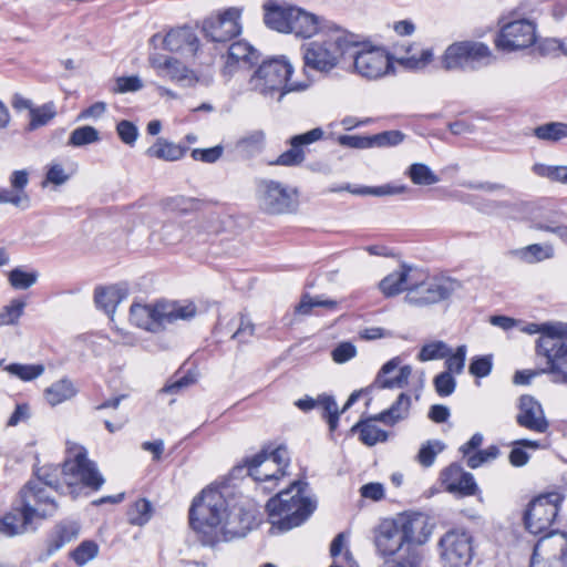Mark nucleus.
Listing matches in <instances>:
<instances>
[{
    "label": "nucleus",
    "instance_id": "1",
    "mask_svg": "<svg viewBox=\"0 0 567 567\" xmlns=\"http://www.w3.org/2000/svg\"><path fill=\"white\" fill-rule=\"evenodd\" d=\"M255 516L227 499L218 488L208 487L194 498L189 509L192 528L206 546H215L244 537L251 529Z\"/></svg>",
    "mask_w": 567,
    "mask_h": 567
},
{
    "label": "nucleus",
    "instance_id": "2",
    "mask_svg": "<svg viewBox=\"0 0 567 567\" xmlns=\"http://www.w3.org/2000/svg\"><path fill=\"white\" fill-rule=\"evenodd\" d=\"M351 32L333 24L322 38L302 45V59L306 68L328 74L339 65L344 68L353 45Z\"/></svg>",
    "mask_w": 567,
    "mask_h": 567
},
{
    "label": "nucleus",
    "instance_id": "3",
    "mask_svg": "<svg viewBox=\"0 0 567 567\" xmlns=\"http://www.w3.org/2000/svg\"><path fill=\"white\" fill-rule=\"evenodd\" d=\"M59 466L44 465L37 472V478L29 481L20 492V507L27 520L33 523L52 517L58 511L54 497L60 487Z\"/></svg>",
    "mask_w": 567,
    "mask_h": 567
},
{
    "label": "nucleus",
    "instance_id": "4",
    "mask_svg": "<svg viewBox=\"0 0 567 567\" xmlns=\"http://www.w3.org/2000/svg\"><path fill=\"white\" fill-rule=\"evenodd\" d=\"M306 483L293 482L288 489L268 501L266 508L271 529L288 532L301 525L312 514L316 504L306 495Z\"/></svg>",
    "mask_w": 567,
    "mask_h": 567
},
{
    "label": "nucleus",
    "instance_id": "5",
    "mask_svg": "<svg viewBox=\"0 0 567 567\" xmlns=\"http://www.w3.org/2000/svg\"><path fill=\"white\" fill-rule=\"evenodd\" d=\"M293 66L285 55L264 61L251 74L249 89L257 94L280 102L291 92H303L309 87L308 82L291 81Z\"/></svg>",
    "mask_w": 567,
    "mask_h": 567
},
{
    "label": "nucleus",
    "instance_id": "6",
    "mask_svg": "<svg viewBox=\"0 0 567 567\" xmlns=\"http://www.w3.org/2000/svg\"><path fill=\"white\" fill-rule=\"evenodd\" d=\"M58 480L61 493L76 497L83 487L97 491L104 484V478L96 464L87 457L84 446L66 443V456L62 467H59Z\"/></svg>",
    "mask_w": 567,
    "mask_h": 567
},
{
    "label": "nucleus",
    "instance_id": "7",
    "mask_svg": "<svg viewBox=\"0 0 567 567\" xmlns=\"http://www.w3.org/2000/svg\"><path fill=\"white\" fill-rule=\"evenodd\" d=\"M196 315V305L186 300H157L152 303L134 302L130 308L131 323L150 332H159L167 324L175 323L178 320H190Z\"/></svg>",
    "mask_w": 567,
    "mask_h": 567
},
{
    "label": "nucleus",
    "instance_id": "8",
    "mask_svg": "<svg viewBox=\"0 0 567 567\" xmlns=\"http://www.w3.org/2000/svg\"><path fill=\"white\" fill-rule=\"evenodd\" d=\"M353 45L346 71L368 81H377L394 73L393 56L381 45L352 34Z\"/></svg>",
    "mask_w": 567,
    "mask_h": 567
},
{
    "label": "nucleus",
    "instance_id": "9",
    "mask_svg": "<svg viewBox=\"0 0 567 567\" xmlns=\"http://www.w3.org/2000/svg\"><path fill=\"white\" fill-rule=\"evenodd\" d=\"M439 61L445 71L468 72L491 65L495 55L484 42L463 40L449 44Z\"/></svg>",
    "mask_w": 567,
    "mask_h": 567
},
{
    "label": "nucleus",
    "instance_id": "10",
    "mask_svg": "<svg viewBox=\"0 0 567 567\" xmlns=\"http://www.w3.org/2000/svg\"><path fill=\"white\" fill-rule=\"evenodd\" d=\"M509 4H518L511 14L513 19L503 24L495 45L498 50L513 52L524 50L536 43L537 29L536 23L523 17L527 12L526 4L518 0H505Z\"/></svg>",
    "mask_w": 567,
    "mask_h": 567
},
{
    "label": "nucleus",
    "instance_id": "11",
    "mask_svg": "<svg viewBox=\"0 0 567 567\" xmlns=\"http://www.w3.org/2000/svg\"><path fill=\"white\" fill-rule=\"evenodd\" d=\"M289 463V453L282 446L270 452L261 451L245 461L248 475L254 481L265 484L264 488L267 491H271L287 474Z\"/></svg>",
    "mask_w": 567,
    "mask_h": 567
},
{
    "label": "nucleus",
    "instance_id": "12",
    "mask_svg": "<svg viewBox=\"0 0 567 567\" xmlns=\"http://www.w3.org/2000/svg\"><path fill=\"white\" fill-rule=\"evenodd\" d=\"M243 7H227L213 11L200 22V32L212 42L224 43L233 40L243 32Z\"/></svg>",
    "mask_w": 567,
    "mask_h": 567
},
{
    "label": "nucleus",
    "instance_id": "13",
    "mask_svg": "<svg viewBox=\"0 0 567 567\" xmlns=\"http://www.w3.org/2000/svg\"><path fill=\"white\" fill-rule=\"evenodd\" d=\"M256 196L260 209L271 215L291 213L298 205L296 190L271 179L258 183Z\"/></svg>",
    "mask_w": 567,
    "mask_h": 567
},
{
    "label": "nucleus",
    "instance_id": "14",
    "mask_svg": "<svg viewBox=\"0 0 567 567\" xmlns=\"http://www.w3.org/2000/svg\"><path fill=\"white\" fill-rule=\"evenodd\" d=\"M416 277L413 289L405 295L410 305L422 307L439 303L449 299L458 288L460 282L449 277H435L427 280Z\"/></svg>",
    "mask_w": 567,
    "mask_h": 567
},
{
    "label": "nucleus",
    "instance_id": "15",
    "mask_svg": "<svg viewBox=\"0 0 567 567\" xmlns=\"http://www.w3.org/2000/svg\"><path fill=\"white\" fill-rule=\"evenodd\" d=\"M148 62L158 76L166 78L184 87H192L197 83L209 85L213 82V74L200 78L194 70L173 56L155 53L150 55Z\"/></svg>",
    "mask_w": 567,
    "mask_h": 567
},
{
    "label": "nucleus",
    "instance_id": "16",
    "mask_svg": "<svg viewBox=\"0 0 567 567\" xmlns=\"http://www.w3.org/2000/svg\"><path fill=\"white\" fill-rule=\"evenodd\" d=\"M561 501L563 496L557 492L533 499L525 514V525L529 533L537 535L546 532L554 523Z\"/></svg>",
    "mask_w": 567,
    "mask_h": 567
},
{
    "label": "nucleus",
    "instance_id": "17",
    "mask_svg": "<svg viewBox=\"0 0 567 567\" xmlns=\"http://www.w3.org/2000/svg\"><path fill=\"white\" fill-rule=\"evenodd\" d=\"M441 557L449 567H465L473 557L472 538L465 532L451 530L440 542Z\"/></svg>",
    "mask_w": 567,
    "mask_h": 567
},
{
    "label": "nucleus",
    "instance_id": "18",
    "mask_svg": "<svg viewBox=\"0 0 567 567\" xmlns=\"http://www.w3.org/2000/svg\"><path fill=\"white\" fill-rule=\"evenodd\" d=\"M567 338H557L549 347L540 346L542 358L546 360V367L540 370L542 373L551 377V381L567 385Z\"/></svg>",
    "mask_w": 567,
    "mask_h": 567
},
{
    "label": "nucleus",
    "instance_id": "19",
    "mask_svg": "<svg viewBox=\"0 0 567 567\" xmlns=\"http://www.w3.org/2000/svg\"><path fill=\"white\" fill-rule=\"evenodd\" d=\"M153 43L161 41L163 49L181 53L186 56H194L200 48V40L195 31L189 27L172 29L164 37L154 34L151 39Z\"/></svg>",
    "mask_w": 567,
    "mask_h": 567
},
{
    "label": "nucleus",
    "instance_id": "20",
    "mask_svg": "<svg viewBox=\"0 0 567 567\" xmlns=\"http://www.w3.org/2000/svg\"><path fill=\"white\" fill-rule=\"evenodd\" d=\"M404 544L406 543L395 518L382 520L374 530L377 553L385 559L398 554Z\"/></svg>",
    "mask_w": 567,
    "mask_h": 567
},
{
    "label": "nucleus",
    "instance_id": "21",
    "mask_svg": "<svg viewBox=\"0 0 567 567\" xmlns=\"http://www.w3.org/2000/svg\"><path fill=\"white\" fill-rule=\"evenodd\" d=\"M258 60L257 51L246 41L234 42L225 55L221 75L229 80L239 71L250 69Z\"/></svg>",
    "mask_w": 567,
    "mask_h": 567
},
{
    "label": "nucleus",
    "instance_id": "22",
    "mask_svg": "<svg viewBox=\"0 0 567 567\" xmlns=\"http://www.w3.org/2000/svg\"><path fill=\"white\" fill-rule=\"evenodd\" d=\"M516 422L519 426L535 433H545L549 427L542 404L530 395L520 396Z\"/></svg>",
    "mask_w": 567,
    "mask_h": 567
},
{
    "label": "nucleus",
    "instance_id": "23",
    "mask_svg": "<svg viewBox=\"0 0 567 567\" xmlns=\"http://www.w3.org/2000/svg\"><path fill=\"white\" fill-rule=\"evenodd\" d=\"M416 277H421V271L417 268L402 264L385 276L379 287L385 297L398 296L402 292L409 293L415 285Z\"/></svg>",
    "mask_w": 567,
    "mask_h": 567
},
{
    "label": "nucleus",
    "instance_id": "24",
    "mask_svg": "<svg viewBox=\"0 0 567 567\" xmlns=\"http://www.w3.org/2000/svg\"><path fill=\"white\" fill-rule=\"evenodd\" d=\"M395 520L406 544L422 545L432 534L429 518L422 513L400 515Z\"/></svg>",
    "mask_w": 567,
    "mask_h": 567
},
{
    "label": "nucleus",
    "instance_id": "25",
    "mask_svg": "<svg viewBox=\"0 0 567 567\" xmlns=\"http://www.w3.org/2000/svg\"><path fill=\"white\" fill-rule=\"evenodd\" d=\"M333 24L322 17L296 7L289 33L295 34L297 38L310 39L317 34H322Z\"/></svg>",
    "mask_w": 567,
    "mask_h": 567
},
{
    "label": "nucleus",
    "instance_id": "26",
    "mask_svg": "<svg viewBox=\"0 0 567 567\" xmlns=\"http://www.w3.org/2000/svg\"><path fill=\"white\" fill-rule=\"evenodd\" d=\"M534 550L555 567H564L567 561V534L550 533L537 542Z\"/></svg>",
    "mask_w": 567,
    "mask_h": 567
},
{
    "label": "nucleus",
    "instance_id": "27",
    "mask_svg": "<svg viewBox=\"0 0 567 567\" xmlns=\"http://www.w3.org/2000/svg\"><path fill=\"white\" fill-rule=\"evenodd\" d=\"M412 368L410 365L401 367V359L395 357L384 363L379 371L373 386L380 389H401L408 384Z\"/></svg>",
    "mask_w": 567,
    "mask_h": 567
},
{
    "label": "nucleus",
    "instance_id": "28",
    "mask_svg": "<svg viewBox=\"0 0 567 567\" xmlns=\"http://www.w3.org/2000/svg\"><path fill=\"white\" fill-rule=\"evenodd\" d=\"M519 330L527 334H539V338L536 341V353L537 355H542L543 350L540 348L542 344L546 343V347H549L550 343L557 338H567V322L561 321H547L543 323H522L517 326Z\"/></svg>",
    "mask_w": 567,
    "mask_h": 567
},
{
    "label": "nucleus",
    "instance_id": "29",
    "mask_svg": "<svg viewBox=\"0 0 567 567\" xmlns=\"http://www.w3.org/2000/svg\"><path fill=\"white\" fill-rule=\"evenodd\" d=\"M295 8L279 0H267L262 6L265 24L277 32L289 33Z\"/></svg>",
    "mask_w": 567,
    "mask_h": 567
},
{
    "label": "nucleus",
    "instance_id": "30",
    "mask_svg": "<svg viewBox=\"0 0 567 567\" xmlns=\"http://www.w3.org/2000/svg\"><path fill=\"white\" fill-rule=\"evenodd\" d=\"M186 229L188 240L202 245L223 230V223L216 214L203 215L187 220Z\"/></svg>",
    "mask_w": 567,
    "mask_h": 567
},
{
    "label": "nucleus",
    "instance_id": "31",
    "mask_svg": "<svg viewBox=\"0 0 567 567\" xmlns=\"http://www.w3.org/2000/svg\"><path fill=\"white\" fill-rule=\"evenodd\" d=\"M393 59L405 69L420 71L433 62L434 51L417 43H410L396 49Z\"/></svg>",
    "mask_w": 567,
    "mask_h": 567
},
{
    "label": "nucleus",
    "instance_id": "32",
    "mask_svg": "<svg viewBox=\"0 0 567 567\" xmlns=\"http://www.w3.org/2000/svg\"><path fill=\"white\" fill-rule=\"evenodd\" d=\"M323 137V131L320 127L312 128L303 134L296 135L290 140V150L284 152L275 162L277 165L295 166L305 159L302 145L312 144Z\"/></svg>",
    "mask_w": 567,
    "mask_h": 567
},
{
    "label": "nucleus",
    "instance_id": "33",
    "mask_svg": "<svg viewBox=\"0 0 567 567\" xmlns=\"http://www.w3.org/2000/svg\"><path fill=\"white\" fill-rule=\"evenodd\" d=\"M443 483L450 492H460L472 495L476 491V483L471 473L464 472L458 465L452 464L442 473Z\"/></svg>",
    "mask_w": 567,
    "mask_h": 567
},
{
    "label": "nucleus",
    "instance_id": "34",
    "mask_svg": "<svg viewBox=\"0 0 567 567\" xmlns=\"http://www.w3.org/2000/svg\"><path fill=\"white\" fill-rule=\"evenodd\" d=\"M125 297L126 290L117 285L99 287L94 293L96 306L111 318Z\"/></svg>",
    "mask_w": 567,
    "mask_h": 567
},
{
    "label": "nucleus",
    "instance_id": "35",
    "mask_svg": "<svg viewBox=\"0 0 567 567\" xmlns=\"http://www.w3.org/2000/svg\"><path fill=\"white\" fill-rule=\"evenodd\" d=\"M34 523L27 520V514L18 506L0 518V534L12 537L25 533Z\"/></svg>",
    "mask_w": 567,
    "mask_h": 567
},
{
    "label": "nucleus",
    "instance_id": "36",
    "mask_svg": "<svg viewBox=\"0 0 567 567\" xmlns=\"http://www.w3.org/2000/svg\"><path fill=\"white\" fill-rule=\"evenodd\" d=\"M80 534V525L75 522H62L53 528L48 538V551L53 554L75 539Z\"/></svg>",
    "mask_w": 567,
    "mask_h": 567
},
{
    "label": "nucleus",
    "instance_id": "37",
    "mask_svg": "<svg viewBox=\"0 0 567 567\" xmlns=\"http://www.w3.org/2000/svg\"><path fill=\"white\" fill-rule=\"evenodd\" d=\"M78 393L74 383L69 379H61L44 390V399L51 406H56L71 400Z\"/></svg>",
    "mask_w": 567,
    "mask_h": 567
},
{
    "label": "nucleus",
    "instance_id": "38",
    "mask_svg": "<svg viewBox=\"0 0 567 567\" xmlns=\"http://www.w3.org/2000/svg\"><path fill=\"white\" fill-rule=\"evenodd\" d=\"M410 408L411 398L405 393H401L396 401L388 410L373 416V420L382 422L386 425H394L399 421L408 417Z\"/></svg>",
    "mask_w": 567,
    "mask_h": 567
},
{
    "label": "nucleus",
    "instance_id": "39",
    "mask_svg": "<svg viewBox=\"0 0 567 567\" xmlns=\"http://www.w3.org/2000/svg\"><path fill=\"white\" fill-rule=\"evenodd\" d=\"M186 148L168 142L164 138H157L156 142L146 150L148 157L174 162L181 159L185 155Z\"/></svg>",
    "mask_w": 567,
    "mask_h": 567
},
{
    "label": "nucleus",
    "instance_id": "40",
    "mask_svg": "<svg viewBox=\"0 0 567 567\" xmlns=\"http://www.w3.org/2000/svg\"><path fill=\"white\" fill-rule=\"evenodd\" d=\"M515 254L523 261L527 264H535L553 258L555 250L550 244H532L516 250Z\"/></svg>",
    "mask_w": 567,
    "mask_h": 567
},
{
    "label": "nucleus",
    "instance_id": "41",
    "mask_svg": "<svg viewBox=\"0 0 567 567\" xmlns=\"http://www.w3.org/2000/svg\"><path fill=\"white\" fill-rule=\"evenodd\" d=\"M543 445L537 440H517L513 442V449L509 453V463L515 467L524 466L529 461V454L526 449L536 451L542 449Z\"/></svg>",
    "mask_w": 567,
    "mask_h": 567
},
{
    "label": "nucleus",
    "instance_id": "42",
    "mask_svg": "<svg viewBox=\"0 0 567 567\" xmlns=\"http://www.w3.org/2000/svg\"><path fill=\"white\" fill-rule=\"evenodd\" d=\"M11 189L9 192L13 197H23V202L19 204L20 209H28L31 206V199L29 194L25 192V187L29 184V173L25 169L14 171L10 178Z\"/></svg>",
    "mask_w": 567,
    "mask_h": 567
},
{
    "label": "nucleus",
    "instance_id": "43",
    "mask_svg": "<svg viewBox=\"0 0 567 567\" xmlns=\"http://www.w3.org/2000/svg\"><path fill=\"white\" fill-rule=\"evenodd\" d=\"M27 302L22 298H13L0 309V327L17 326L24 315Z\"/></svg>",
    "mask_w": 567,
    "mask_h": 567
},
{
    "label": "nucleus",
    "instance_id": "44",
    "mask_svg": "<svg viewBox=\"0 0 567 567\" xmlns=\"http://www.w3.org/2000/svg\"><path fill=\"white\" fill-rule=\"evenodd\" d=\"M347 190L354 195H373V196H389L403 194L408 190L405 185H382L377 187H351L347 185L344 187L332 189V192Z\"/></svg>",
    "mask_w": 567,
    "mask_h": 567
},
{
    "label": "nucleus",
    "instance_id": "45",
    "mask_svg": "<svg viewBox=\"0 0 567 567\" xmlns=\"http://www.w3.org/2000/svg\"><path fill=\"white\" fill-rule=\"evenodd\" d=\"M451 353V347L443 340H431L425 342L417 353L421 362L442 360Z\"/></svg>",
    "mask_w": 567,
    "mask_h": 567
},
{
    "label": "nucleus",
    "instance_id": "46",
    "mask_svg": "<svg viewBox=\"0 0 567 567\" xmlns=\"http://www.w3.org/2000/svg\"><path fill=\"white\" fill-rule=\"evenodd\" d=\"M371 421H374L373 417L367 422H359L352 427V431L360 432V440L369 446L384 442L388 439V433Z\"/></svg>",
    "mask_w": 567,
    "mask_h": 567
},
{
    "label": "nucleus",
    "instance_id": "47",
    "mask_svg": "<svg viewBox=\"0 0 567 567\" xmlns=\"http://www.w3.org/2000/svg\"><path fill=\"white\" fill-rule=\"evenodd\" d=\"M566 216L561 213H555L543 221L535 225L537 230L547 231L556 235L563 243H567V224L564 223Z\"/></svg>",
    "mask_w": 567,
    "mask_h": 567
},
{
    "label": "nucleus",
    "instance_id": "48",
    "mask_svg": "<svg viewBox=\"0 0 567 567\" xmlns=\"http://www.w3.org/2000/svg\"><path fill=\"white\" fill-rule=\"evenodd\" d=\"M534 135L546 142L555 143L567 137V124L550 122L534 128Z\"/></svg>",
    "mask_w": 567,
    "mask_h": 567
},
{
    "label": "nucleus",
    "instance_id": "49",
    "mask_svg": "<svg viewBox=\"0 0 567 567\" xmlns=\"http://www.w3.org/2000/svg\"><path fill=\"white\" fill-rule=\"evenodd\" d=\"M406 175L413 184L420 186H430L440 182L439 176L425 164L414 163L408 171Z\"/></svg>",
    "mask_w": 567,
    "mask_h": 567
},
{
    "label": "nucleus",
    "instance_id": "50",
    "mask_svg": "<svg viewBox=\"0 0 567 567\" xmlns=\"http://www.w3.org/2000/svg\"><path fill=\"white\" fill-rule=\"evenodd\" d=\"M100 132L90 125H83L73 130L69 136L68 145L82 147L100 142Z\"/></svg>",
    "mask_w": 567,
    "mask_h": 567
},
{
    "label": "nucleus",
    "instance_id": "51",
    "mask_svg": "<svg viewBox=\"0 0 567 567\" xmlns=\"http://www.w3.org/2000/svg\"><path fill=\"white\" fill-rule=\"evenodd\" d=\"M188 240L186 221H167L162 226L161 240L166 245H175Z\"/></svg>",
    "mask_w": 567,
    "mask_h": 567
},
{
    "label": "nucleus",
    "instance_id": "52",
    "mask_svg": "<svg viewBox=\"0 0 567 567\" xmlns=\"http://www.w3.org/2000/svg\"><path fill=\"white\" fill-rule=\"evenodd\" d=\"M39 272L37 270L27 271L21 267H17L9 271L8 281L16 290H27L37 284Z\"/></svg>",
    "mask_w": 567,
    "mask_h": 567
},
{
    "label": "nucleus",
    "instance_id": "53",
    "mask_svg": "<svg viewBox=\"0 0 567 567\" xmlns=\"http://www.w3.org/2000/svg\"><path fill=\"white\" fill-rule=\"evenodd\" d=\"M4 370L11 375L17 377L21 381L29 382L38 379L44 373V365L37 364H22V363H11L4 368Z\"/></svg>",
    "mask_w": 567,
    "mask_h": 567
},
{
    "label": "nucleus",
    "instance_id": "54",
    "mask_svg": "<svg viewBox=\"0 0 567 567\" xmlns=\"http://www.w3.org/2000/svg\"><path fill=\"white\" fill-rule=\"evenodd\" d=\"M55 115L56 111L53 102L31 109L29 130L34 131L47 125Z\"/></svg>",
    "mask_w": 567,
    "mask_h": 567
},
{
    "label": "nucleus",
    "instance_id": "55",
    "mask_svg": "<svg viewBox=\"0 0 567 567\" xmlns=\"http://www.w3.org/2000/svg\"><path fill=\"white\" fill-rule=\"evenodd\" d=\"M467 354V347L465 344L458 346L454 351L451 349V353L445 357V372H450L452 375L461 374L465 368Z\"/></svg>",
    "mask_w": 567,
    "mask_h": 567
},
{
    "label": "nucleus",
    "instance_id": "56",
    "mask_svg": "<svg viewBox=\"0 0 567 567\" xmlns=\"http://www.w3.org/2000/svg\"><path fill=\"white\" fill-rule=\"evenodd\" d=\"M99 545L94 540H83L71 553V557L78 566H84L99 555Z\"/></svg>",
    "mask_w": 567,
    "mask_h": 567
},
{
    "label": "nucleus",
    "instance_id": "57",
    "mask_svg": "<svg viewBox=\"0 0 567 567\" xmlns=\"http://www.w3.org/2000/svg\"><path fill=\"white\" fill-rule=\"evenodd\" d=\"M444 449V443L439 440L427 441L420 447V451L416 455V460L422 466L430 467L431 465H433L436 455L441 453Z\"/></svg>",
    "mask_w": 567,
    "mask_h": 567
},
{
    "label": "nucleus",
    "instance_id": "58",
    "mask_svg": "<svg viewBox=\"0 0 567 567\" xmlns=\"http://www.w3.org/2000/svg\"><path fill=\"white\" fill-rule=\"evenodd\" d=\"M73 173V169H66L62 163L58 161H52L48 165V171L45 174V181L43 185L45 183L53 184L56 186L63 185L71 178Z\"/></svg>",
    "mask_w": 567,
    "mask_h": 567
},
{
    "label": "nucleus",
    "instance_id": "59",
    "mask_svg": "<svg viewBox=\"0 0 567 567\" xmlns=\"http://www.w3.org/2000/svg\"><path fill=\"white\" fill-rule=\"evenodd\" d=\"M151 513V503L146 499H138L128 511V522L132 525L142 526L150 520Z\"/></svg>",
    "mask_w": 567,
    "mask_h": 567
},
{
    "label": "nucleus",
    "instance_id": "60",
    "mask_svg": "<svg viewBox=\"0 0 567 567\" xmlns=\"http://www.w3.org/2000/svg\"><path fill=\"white\" fill-rule=\"evenodd\" d=\"M338 302L332 299H324L322 297L305 296L299 305L296 307V312L299 315H309L313 307H322L333 310L337 308Z\"/></svg>",
    "mask_w": 567,
    "mask_h": 567
},
{
    "label": "nucleus",
    "instance_id": "61",
    "mask_svg": "<svg viewBox=\"0 0 567 567\" xmlns=\"http://www.w3.org/2000/svg\"><path fill=\"white\" fill-rule=\"evenodd\" d=\"M143 81L138 75L118 76L112 91L116 94L137 92L143 89Z\"/></svg>",
    "mask_w": 567,
    "mask_h": 567
},
{
    "label": "nucleus",
    "instance_id": "62",
    "mask_svg": "<svg viewBox=\"0 0 567 567\" xmlns=\"http://www.w3.org/2000/svg\"><path fill=\"white\" fill-rule=\"evenodd\" d=\"M433 384L440 396H449L455 391L456 380L450 372L443 371L434 378Z\"/></svg>",
    "mask_w": 567,
    "mask_h": 567
},
{
    "label": "nucleus",
    "instance_id": "63",
    "mask_svg": "<svg viewBox=\"0 0 567 567\" xmlns=\"http://www.w3.org/2000/svg\"><path fill=\"white\" fill-rule=\"evenodd\" d=\"M116 133L120 140L128 146H134L138 137L137 126L126 120H122L116 124Z\"/></svg>",
    "mask_w": 567,
    "mask_h": 567
},
{
    "label": "nucleus",
    "instance_id": "64",
    "mask_svg": "<svg viewBox=\"0 0 567 567\" xmlns=\"http://www.w3.org/2000/svg\"><path fill=\"white\" fill-rule=\"evenodd\" d=\"M498 453H499L498 449L494 445L488 446L485 450H480V451L475 452L474 454H471V455L468 454L467 465L471 468H477L482 464L495 460L497 457Z\"/></svg>",
    "mask_w": 567,
    "mask_h": 567
}]
</instances>
